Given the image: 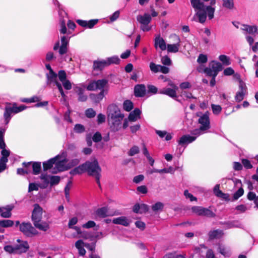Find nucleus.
<instances>
[{"mask_svg":"<svg viewBox=\"0 0 258 258\" xmlns=\"http://www.w3.org/2000/svg\"><path fill=\"white\" fill-rule=\"evenodd\" d=\"M87 172L89 176H95L101 174V168L98 160L94 158L92 161H87L70 171V174L72 175L81 174Z\"/></svg>","mask_w":258,"mask_h":258,"instance_id":"1","label":"nucleus"},{"mask_svg":"<svg viewBox=\"0 0 258 258\" xmlns=\"http://www.w3.org/2000/svg\"><path fill=\"white\" fill-rule=\"evenodd\" d=\"M191 5L196 12L195 15L202 24L205 22L207 15L210 20L214 16L215 9L210 6H206L201 0H190Z\"/></svg>","mask_w":258,"mask_h":258,"instance_id":"2","label":"nucleus"},{"mask_svg":"<svg viewBox=\"0 0 258 258\" xmlns=\"http://www.w3.org/2000/svg\"><path fill=\"white\" fill-rule=\"evenodd\" d=\"M42 215V208L38 204L34 205V209L32 213V220L34 226L43 231H46L49 226L46 222H41Z\"/></svg>","mask_w":258,"mask_h":258,"instance_id":"3","label":"nucleus"},{"mask_svg":"<svg viewBox=\"0 0 258 258\" xmlns=\"http://www.w3.org/2000/svg\"><path fill=\"white\" fill-rule=\"evenodd\" d=\"M20 230L28 237H31L38 233L37 231L30 222H22L20 225Z\"/></svg>","mask_w":258,"mask_h":258,"instance_id":"4","label":"nucleus"},{"mask_svg":"<svg viewBox=\"0 0 258 258\" xmlns=\"http://www.w3.org/2000/svg\"><path fill=\"white\" fill-rule=\"evenodd\" d=\"M107 115L109 119L124 117V114L121 113L119 107L115 104L109 105L107 107Z\"/></svg>","mask_w":258,"mask_h":258,"instance_id":"5","label":"nucleus"},{"mask_svg":"<svg viewBox=\"0 0 258 258\" xmlns=\"http://www.w3.org/2000/svg\"><path fill=\"white\" fill-rule=\"evenodd\" d=\"M171 37L174 39L175 43L173 44H167V49L168 52L176 53L178 51L180 46V39L178 36L173 34Z\"/></svg>","mask_w":258,"mask_h":258,"instance_id":"6","label":"nucleus"},{"mask_svg":"<svg viewBox=\"0 0 258 258\" xmlns=\"http://www.w3.org/2000/svg\"><path fill=\"white\" fill-rule=\"evenodd\" d=\"M17 241L19 243V244L15 245L16 253L21 254L22 253H25L28 250L30 247L27 241H22L20 239H18Z\"/></svg>","mask_w":258,"mask_h":258,"instance_id":"7","label":"nucleus"},{"mask_svg":"<svg viewBox=\"0 0 258 258\" xmlns=\"http://www.w3.org/2000/svg\"><path fill=\"white\" fill-rule=\"evenodd\" d=\"M198 122L201 124V130L206 131L210 128V119L208 113H206L201 116L199 118Z\"/></svg>","mask_w":258,"mask_h":258,"instance_id":"8","label":"nucleus"},{"mask_svg":"<svg viewBox=\"0 0 258 258\" xmlns=\"http://www.w3.org/2000/svg\"><path fill=\"white\" fill-rule=\"evenodd\" d=\"M213 192L218 198H221L227 202L230 201L229 194L224 193L220 189V184H216L214 186Z\"/></svg>","mask_w":258,"mask_h":258,"instance_id":"9","label":"nucleus"},{"mask_svg":"<svg viewBox=\"0 0 258 258\" xmlns=\"http://www.w3.org/2000/svg\"><path fill=\"white\" fill-rule=\"evenodd\" d=\"M76 22L81 27L91 29L97 24L98 19H92L89 21L78 19L76 20Z\"/></svg>","mask_w":258,"mask_h":258,"instance_id":"10","label":"nucleus"},{"mask_svg":"<svg viewBox=\"0 0 258 258\" xmlns=\"http://www.w3.org/2000/svg\"><path fill=\"white\" fill-rule=\"evenodd\" d=\"M96 214L101 218H105L109 216H113L117 215L115 212H109L106 207L98 209L96 211Z\"/></svg>","mask_w":258,"mask_h":258,"instance_id":"11","label":"nucleus"},{"mask_svg":"<svg viewBox=\"0 0 258 258\" xmlns=\"http://www.w3.org/2000/svg\"><path fill=\"white\" fill-rule=\"evenodd\" d=\"M146 94V86L144 84H138L134 87V95L136 97H143Z\"/></svg>","mask_w":258,"mask_h":258,"instance_id":"12","label":"nucleus"},{"mask_svg":"<svg viewBox=\"0 0 258 258\" xmlns=\"http://www.w3.org/2000/svg\"><path fill=\"white\" fill-rule=\"evenodd\" d=\"M123 119L122 117L120 118L109 119L111 121L110 128L112 132H117L121 128V121Z\"/></svg>","mask_w":258,"mask_h":258,"instance_id":"13","label":"nucleus"},{"mask_svg":"<svg viewBox=\"0 0 258 258\" xmlns=\"http://www.w3.org/2000/svg\"><path fill=\"white\" fill-rule=\"evenodd\" d=\"M176 91L177 90L173 89L170 88H164L160 90L159 93L167 95L174 99L177 100V96Z\"/></svg>","mask_w":258,"mask_h":258,"instance_id":"14","label":"nucleus"},{"mask_svg":"<svg viewBox=\"0 0 258 258\" xmlns=\"http://www.w3.org/2000/svg\"><path fill=\"white\" fill-rule=\"evenodd\" d=\"M137 21L143 26H148L151 22V16L147 13H145L143 15H138L137 17Z\"/></svg>","mask_w":258,"mask_h":258,"instance_id":"15","label":"nucleus"},{"mask_svg":"<svg viewBox=\"0 0 258 258\" xmlns=\"http://www.w3.org/2000/svg\"><path fill=\"white\" fill-rule=\"evenodd\" d=\"M59 158V155H57L55 157L51 158L46 162H43L42 165L43 170L45 171L50 169L53 167V165L55 163H56V160Z\"/></svg>","mask_w":258,"mask_h":258,"instance_id":"16","label":"nucleus"},{"mask_svg":"<svg viewBox=\"0 0 258 258\" xmlns=\"http://www.w3.org/2000/svg\"><path fill=\"white\" fill-rule=\"evenodd\" d=\"M223 231L220 229L210 231L208 233L209 239L211 240L214 239H219L223 236Z\"/></svg>","mask_w":258,"mask_h":258,"instance_id":"17","label":"nucleus"},{"mask_svg":"<svg viewBox=\"0 0 258 258\" xmlns=\"http://www.w3.org/2000/svg\"><path fill=\"white\" fill-rule=\"evenodd\" d=\"M154 46L156 48H157L158 46L162 50H166V45L165 41L163 38L160 37V35L155 38Z\"/></svg>","mask_w":258,"mask_h":258,"instance_id":"18","label":"nucleus"},{"mask_svg":"<svg viewBox=\"0 0 258 258\" xmlns=\"http://www.w3.org/2000/svg\"><path fill=\"white\" fill-rule=\"evenodd\" d=\"M46 84L47 85H51L52 83L56 84L57 82H58L57 80V74L54 71L49 72L46 75Z\"/></svg>","mask_w":258,"mask_h":258,"instance_id":"19","label":"nucleus"},{"mask_svg":"<svg viewBox=\"0 0 258 258\" xmlns=\"http://www.w3.org/2000/svg\"><path fill=\"white\" fill-rule=\"evenodd\" d=\"M196 139V137L189 135L182 136L178 141L179 145H183L186 144L190 143Z\"/></svg>","mask_w":258,"mask_h":258,"instance_id":"20","label":"nucleus"},{"mask_svg":"<svg viewBox=\"0 0 258 258\" xmlns=\"http://www.w3.org/2000/svg\"><path fill=\"white\" fill-rule=\"evenodd\" d=\"M141 113V111L138 108H136L133 111H132L128 116V119L130 121H135L138 118H140V114Z\"/></svg>","mask_w":258,"mask_h":258,"instance_id":"21","label":"nucleus"},{"mask_svg":"<svg viewBox=\"0 0 258 258\" xmlns=\"http://www.w3.org/2000/svg\"><path fill=\"white\" fill-rule=\"evenodd\" d=\"M210 68L214 71V74H218V73L223 70L222 64L218 61L213 60L210 63Z\"/></svg>","mask_w":258,"mask_h":258,"instance_id":"22","label":"nucleus"},{"mask_svg":"<svg viewBox=\"0 0 258 258\" xmlns=\"http://www.w3.org/2000/svg\"><path fill=\"white\" fill-rule=\"evenodd\" d=\"M107 67L106 62L103 60H94L93 64V69L95 71H101Z\"/></svg>","mask_w":258,"mask_h":258,"instance_id":"23","label":"nucleus"},{"mask_svg":"<svg viewBox=\"0 0 258 258\" xmlns=\"http://www.w3.org/2000/svg\"><path fill=\"white\" fill-rule=\"evenodd\" d=\"M112 222L115 224H119L124 226H128L130 224L127 219L126 217L122 216L116 218H114L112 220Z\"/></svg>","mask_w":258,"mask_h":258,"instance_id":"24","label":"nucleus"},{"mask_svg":"<svg viewBox=\"0 0 258 258\" xmlns=\"http://www.w3.org/2000/svg\"><path fill=\"white\" fill-rule=\"evenodd\" d=\"M105 90L101 91L99 93L97 94H91L90 95V98L93 102L96 103H99L103 98Z\"/></svg>","mask_w":258,"mask_h":258,"instance_id":"25","label":"nucleus"},{"mask_svg":"<svg viewBox=\"0 0 258 258\" xmlns=\"http://www.w3.org/2000/svg\"><path fill=\"white\" fill-rule=\"evenodd\" d=\"M75 91L79 95L78 101L80 102H85L87 101L88 97L85 95L84 90L81 87H76L75 88Z\"/></svg>","mask_w":258,"mask_h":258,"instance_id":"26","label":"nucleus"},{"mask_svg":"<svg viewBox=\"0 0 258 258\" xmlns=\"http://www.w3.org/2000/svg\"><path fill=\"white\" fill-rule=\"evenodd\" d=\"M242 26L241 30L246 31L250 34H253L257 31V27L255 25L251 26L246 24H242Z\"/></svg>","mask_w":258,"mask_h":258,"instance_id":"27","label":"nucleus"},{"mask_svg":"<svg viewBox=\"0 0 258 258\" xmlns=\"http://www.w3.org/2000/svg\"><path fill=\"white\" fill-rule=\"evenodd\" d=\"M14 206L13 205H7L6 207H5L4 210L2 212L1 216L5 218H10L12 216L11 211L14 209Z\"/></svg>","mask_w":258,"mask_h":258,"instance_id":"28","label":"nucleus"},{"mask_svg":"<svg viewBox=\"0 0 258 258\" xmlns=\"http://www.w3.org/2000/svg\"><path fill=\"white\" fill-rule=\"evenodd\" d=\"M12 113H14V112L12 107L8 106H6L4 113L6 124H8L9 122L11 119V115Z\"/></svg>","mask_w":258,"mask_h":258,"instance_id":"29","label":"nucleus"},{"mask_svg":"<svg viewBox=\"0 0 258 258\" xmlns=\"http://www.w3.org/2000/svg\"><path fill=\"white\" fill-rule=\"evenodd\" d=\"M32 173L34 175H38L40 173L41 169V162H32Z\"/></svg>","mask_w":258,"mask_h":258,"instance_id":"30","label":"nucleus"},{"mask_svg":"<svg viewBox=\"0 0 258 258\" xmlns=\"http://www.w3.org/2000/svg\"><path fill=\"white\" fill-rule=\"evenodd\" d=\"M105 60L106 62L107 66H109L113 64H118L120 61L119 58L117 56L115 55L108 57L107 59Z\"/></svg>","mask_w":258,"mask_h":258,"instance_id":"31","label":"nucleus"},{"mask_svg":"<svg viewBox=\"0 0 258 258\" xmlns=\"http://www.w3.org/2000/svg\"><path fill=\"white\" fill-rule=\"evenodd\" d=\"M96 89L100 90L101 91L105 90L104 87L107 84L108 81L106 79H103L95 81Z\"/></svg>","mask_w":258,"mask_h":258,"instance_id":"32","label":"nucleus"},{"mask_svg":"<svg viewBox=\"0 0 258 258\" xmlns=\"http://www.w3.org/2000/svg\"><path fill=\"white\" fill-rule=\"evenodd\" d=\"M201 216L214 218L216 216V214L210 209L206 208H203Z\"/></svg>","mask_w":258,"mask_h":258,"instance_id":"33","label":"nucleus"},{"mask_svg":"<svg viewBox=\"0 0 258 258\" xmlns=\"http://www.w3.org/2000/svg\"><path fill=\"white\" fill-rule=\"evenodd\" d=\"M222 6L228 10H231L234 8V0H222Z\"/></svg>","mask_w":258,"mask_h":258,"instance_id":"34","label":"nucleus"},{"mask_svg":"<svg viewBox=\"0 0 258 258\" xmlns=\"http://www.w3.org/2000/svg\"><path fill=\"white\" fill-rule=\"evenodd\" d=\"M14 222L11 220H0V226L3 228L11 227L13 226Z\"/></svg>","mask_w":258,"mask_h":258,"instance_id":"35","label":"nucleus"},{"mask_svg":"<svg viewBox=\"0 0 258 258\" xmlns=\"http://www.w3.org/2000/svg\"><path fill=\"white\" fill-rule=\"evenodd\" d=\"M123 107L124 110L130 111L134 107L133 103L129 100H125L123 103Z\"/></svg>","mask_w":258,"mask_h":258,"instance_id":"36","label":"nucleus"},{"mask_svg":"<svg viewBox=\"0 0 258 258\" xmlns=\"http://www.w3.org/2000/svg\"><path fill=\"white\" fill-rule=\"evenodd\" d=\"M219 59L225 66H229L231 64L230 58L226 55H220L219 56Z\"/></svg>","mask_w":258,"mask_h":258,"instance_id":"37","label":"nucleus"},{"mask_svg":"<svg viewBox=\"0 0 258 258\" xmlns=\"http://www.w3.org/2000/svg\"><path fill=\"white\" fill-rule=\"evenodd\" d=\"M78 222V218L76 217H74L71 219H70L69 223H68V226L70 228H73V226L77 224ZM74 229L77 230L78 233H79V232L78 230H80V228H78L77 226H75L74 227Z\"/></svg>","mask_w":258,"mask_h":258,"instance_id":"38","label":"nucleus"},{"mask_svg":"<svg viewBox=\"0 0 258 258\" xmlns=\"http://www.w3.org/2000/svg\"><path fill=\"white\" fill-rule=\"evenodd\" d=\"M85 115L87 118H92L96 116V112L93 108H90L85 110Z\"/></svg>","mask_w":258,"mask_h":258,"instance_id":"39","label":"nucleus"},{"mask_svg":"<svg viewBox=\"0 0 258 258\" xmlns=\"http://www.w3.org/2000/svg\"><path fill=\"white\" fill-rule=\"evenodd\" d=\"M62 162L63 161H61V160L57 161V160L56 163L54 164L59 171H63L68 170L66 169L67 168V165L65 166L64 164L62 163Z\"/></svg>","mask_w":258,"mask_h":258,"instance_id":"40","label":"nucleus"},{"mask_svg":"<svg viewBox=\"0 0 258 258\" xmlns=\"http://www.w3.org/2000/svg\"><path fill=\"white\" fill-rule=\"evenodd\" d=\"M80 163V160L77 158L73 159L71 160L67 164L66 169H70L72 167L77 165Z\"/></svg>","mask_w":258,"mask_h":258,"instance_id":"41","label":"nucleus"},{"mask_svg":"<svg viewBox=\"0 0 258 258\" xmlns=\"http://www.w3.org/2000/svg\"><path fill=\"white\" fill-rule=\"evenodd\" d=\"M244 194V189L242 187H240L233 196V201L238 200Z\"/></svg>","mask_w":258,"mask_h":258,"instance_id":"42","label":"nucleus"},{"mask_svg":"<svg viewBox=\"0 0 258 258\" xmlns=\"http://www.w3.org/2000/svg\"><path fill=\"white\" fill-rule=\"evenodd\" d=\"M163 208L164 204L160 202H157L152 206V209L154 212H157L159 210L162 211Z\"/></svg>","mask_w":258,"mask_h":258,"instance_id":"43","label":"nucleus"},{"mask_svg":"<svg viewBox=\"0 0 258 258\" xmlns=\"http://www.w3.org/2000/svg\"><path fill=\"white\" fill-rule=\"evenodd\" d=\"M11 107L13 109L14 113H17L19 112L24 110L27 107L24 105H22L19 107H17L16 103H15L13 104V107Z\"/></svg>","mask_w":258,"mask_h":258,"instance_id":"44","label":"nucleus"},{"mask_svg":"<svg viewBox=\"0 0 258 258\" xmlns=\"http://www.w3.org/2000/svg\"><path fill=\"white\" fill-rule=\"evenodd\" d=\"M49 178L50 184L51 186L58 184L60 180V178L59 176L52 175L49 176Z\"/></svg>","mask_w":258,"mask_h":258,"instance_id":"45","label":"nucleus"},{"mask_svg":"<svg viewBox=\"0 0 258 258\" xmlns=\"http://www.w3.org/2000/svg\"><path fill=\"white\" fill-rule=\"evenodd\" d=\"M1 154L2 157L1 158L0 160L2 161H5L7 162L8 161V157L10 156V151L4 149L2 150Z\"/></svg>","mask_w":258,"mask_h":258,"instance_id":"46","label":"nucleus"},{"mask_svg":"<svg viewBox=\"0 0 258 258\" xmlns=\"http://www.w3.org/2000/svg\"><path fill=\"white\" fill-rule=\"evenodd\" d=\"M74 130L76 133L81 134L85 131V127L83 125L78 123L75 125Z\"/></svg>","mask_w":258,"mask_h":258,"instance_id":"47","label":"nucleus"},{"mask_svg":"<svg viewBox=\"0 0 258 258\" xmlns=\"http://www.w3.org/2000/svg\"><path fill=\"white\" fill-rule=\"evenodd\" d=\"M241 163L244 167L246 169H251L253 167L250 161L247 159H242Z\"/></svg>","mask_w":258,"mask_h":258,"instance_id":"48","label":"nucleus"},{"mask_svg":"<svg viewBox=\"0 0 258 258\" xmlns=\"http://www.w3.org/2000/svg\"><path fill=\"white\" fill-rule=\"evenodd\" d=\"M213 112L214 114H219L222 111V107L219 105L212 104L211 105Z\"/></svg>","mask_w":258,"mask_h":258,"instance_id":"49","label":"nucleus"},{"mask_svg":"<svg viewBox=\"0 0 258 258\" xmlns=\"http://www.w3.org/2000/svg\"><path fill=\"white\" fill-rule=\"evenodd\" d=\"M204 72L206 74L207 76L214 77H217L218 74H214V71L212 70L210 67H206L204 70Z\"/></svg>","mask_w":258,"mask_h":258,"instance_id":"50","label":"nucleus"},{"mask_svg":"<svg viewBox=\"0 0 258 258\" xmlns=\"http://www.w3.org/2000/svg\"><path fill=\"white\" fill-rule=\"evenodd\" d=\"M245 94V93L243 92L242 91H239L237 92L235 96L236 101L237 102L241 101L244 99Z\"/></svg>","mask_w":258,"mask_h":258,"instance_id":"51","label":"nucleus"},{"mask_svg":"<svg viewBox=\"0 0 258 258\" xmlns=\"http://www.w3.org/2000/svg\"><path fill=\"white\" fill-rule=\"evenodd\" d=\"M160 67V64H156L153 62H151L150 63V69L151 71L155 73L159 72Z\"/></svg>","mask_w":258,"mask_h":258,"instance_id":"52","label":"nucleus"},{"mask_svg":"<svg viewBox=\"0 0 258 258\" xmlns=\"http://www.w3.org/2000/svg\"><path fill=\"white\" fill-rule=\"evenodd\" d=\"M59 80L63 82V81L67 80V74L66 72L64 70H60L58 71L57 75Z\"/></svg>","mask_w":258,"mask_h":258,"instance_id":"53","label":"nucleus"},{"mask_svg":"<svg viewBox=\"0 0 258 258\" xmlns=\"http://www.w3.org/2000/svg\"><path fill=\"white\" fill-rule=\"evenodd\" d=\"M4 249L7 252L9 253H16V251L15 250V246H13L11 245H7L4 246Z\"/></svg>","mask_w":258,"mask_h":258,"instance_id":"54","label":"nucleus"},{"mask_svg":"<svg viewBox=\"0 0 258 258\" xmlns=\"http://www.w3.org/2000/svg\"><path fill=\"white\" fill-rule=\"evenodd\" d=\"M148 93L155 94L158 92V88L153 85H148Z\"/></svg>","mask_w":258,"mask_h":258,"instance_id":"55","label":"nucleus"},{"mask_svg":"<svg viewBox=\"0 0 258 258\" xmlns=\"http://www.w3.org/2000/svg\"><path fill=\"white\" fill-rule=\"evenodd\" d=\"M203 208L200 206H193L191 208V211L193 213L201 216Z\"/></svg>","mask_w":258,"mask_h":258,"instance_id":"56","label":"nucleus"},{"mask_svg":"<svg viewBox=\"0 0 258 258\" xmlns=\"http://www.w3.org/2000/svg\"><path fill=\"white\" fill-rule=\"evenodd\" d=\"M102 139V135L99 132H96L92 137V140L95 143L100 142Z\"/></svg>","mask_w":258,"mask_h":258,"instance_id":"57","label":"nucleus"},{"mask_svg":"<svg viewBox=\"0 0 258 258\" xmlns=\"http://www.w3.org/2000/svg\"><path fill=\"white\" fill-rule=\"evenodd\" d=\"M139 148L138 146H134L131 148L128 152V155L130 156H133L139 153Z\"/></svg>","mask_w":258,"mask_h":258,"instance_id":"58","label":"nucleus"},{"mask_svg":"<svg viewBox=\"0 0 258 258\" xmlns=\"http://www.w3.org/2000/svg\"><path fill=\"white\" fill-rule=\"evenodd\" d=\"M184 195L186 199H189L191 202L197 201V198L194 197L191 194L189 193L187 189L184 190Z\"/></svg>","mask_w":258,"mask_h":258,"instance_id":"59","label":"nucleus"},{"mask_svg":"<svg viewBox=\"0 0 258 258\" xmlns=\"http://www.w3.org/2000/svg\"><path fill=\"white\" fill-rule=\"evenodd\" d=\"M31 172V170L30 169H25L24 168H18L17 170V174L24 175L25 174H28Z\"/></svg>","mask_w":258,"mask_h":258,"instance_id":"60","label":"nucleus"},{"mask_svg":"<svg viewBox=\"0 0 258 258\" xmlns=\"http://www.w3.org/2000/svg\"><path fill=\"white\" fill-rule=\"evenodd\" d=\"M208 61V58L206 55L203 54H200L197 59V61L199 63H204Z\"/></svg>","mask_w":258,"mask_h":258,"instance_id":"61","label":"nucleus"},{"mask_svg":"<svg viewBox=\"0 0 258 258\" xmlns=\"http://www.w3.org/2000/svg\"><path fill=\"white\" fill-rule=\"evenodd\" d=\"M161 62L163 64L166 66H170L171 64V60L169 57L167 55L162 57Z\"/></svg>","mask_w":258,"mask_h":258,"instance_id":"62","label":"nucleus"},{"mask_svg":"<svg viewBox=\"0 0 258 258\" xmlns=\"http://www.w3.org/2000/svg\"><path fill=\"white\" fill-rule=\"evenodd\" d=\"M234 73V70L231 67L226 68L223 71L224 75L226 76L232 75Z\"/></svg>","mask_w":258,"mask_h":258,"instance_id":"63","label":"nucleus"},{"mask_svg":"<svg viewBox=\"0 0 258 258\" xmlns=\"http://www.w3.org/2000/svg\"><path fill=\"white\" fill-rule=\"evenodd\" d=\"M87 89L89 91L96 90V86L95 81L90 82L87 86Z\"/></svg>","mask_w":258,"mask_h":258,"instance_id":"64","label":"nucleus"}]
</instances>
